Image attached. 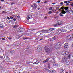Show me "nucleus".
<instances>
[{"label": "nucleus", "mask_w": 73, "mask_h": 73, "mask_svg": "<svg viewBox=\"0 0 73 73\" xmlns=\"http://www.w3.org/2000/svg\"><path fill=\"white\" fill-rule=\"evenodd\" d=\"M61 45V43L58 42L56 44L55 47H57H57H56V48H60Z\"/></svg>", "instance_id": "obj_1"}, {"label": "nucleus", "mask_w": 73, "mask_h": 73, "mask_svg": "<svg viewBox=\"0 0 73 73\" xmlns=\"http://www.w3.org/2000/svg\"><path fill=\"white\" fill-rule=\"evenodd\" d=\"M68 44L67 43L65 44L64 45V49H68Z\"/></svg>", "instance_id": "obj_2"}, {"label": "nucleus", "mask_w": 73, "mask_h": 73, "mask_svg": "<svg viewBox=\"0 0 73 73\" xmlns=\"http://www.w3.org/2000/svg\"><path fill=\"white\" fill-rule=\"evenodd\" d=\"M18 31L19 32H23L24 31V29L21 27H20L18 29Z\"/></svg>", "instance_id": "obj_3"}, {"label": "nucleus", "mask_w": 73, "mask_h": 73, "mask_svg": "<svg viewBox=\"0 0 73 73\" xmlns=\"http://www.w3.org/2000/svg\"><path fill=\"white\" fill-rule=\"evenodd\" d=\"M44 49L45 50L46 52L47 53H50V50L49 48H46V47L44 48Z\"/></svg>", "instance_id": "obj_4"}, {"label": "nucleus", "mask_w": 73, "mask_h": 73, "mask_svg": "<svg viewBox=\"0 0 73 73\" xmlns=\"http://www.w3.org/2000/svg\"><path fill=\"white\" fill-rule=\"evenodd\" d=\"M62 53L63 54V55H64L65 56H66V55L69 54V52L67 51H65V52H62Z\"/></svg>", "instance_id": "obj_5"}, {"label": "nucleus", "mask_w": 73, "mask_h": 73, "mask_svg": "<svg viewBox=\"0 0 73 73\" xmlns=\"http://www.w3.org/2000/svg\"><path fill=\"white\" fill-rule=\"evenodd\" d=\"M57 23L58 25H60L62 24V22L58 20L57 21Z\"/></svg>", "instance_id": "obj_6"}, {"label": "nucleus", "mask_w": 73, "mask_h": 73, "mask_svg": "<svg viewBox=\"0 0 73 73\" xmlns=\"http://www.w3.org/2000/svg\"><path fill=\"white\" fill-rule=\"evenodd\" d=\"M66 58L64 57L62 58V61H63V62H65V61H66Z\"/></svg>", "instance_id": "obj_7"}, {"label": "nucleus", "mask_w": 73, "mask_h": 73, "mask_svg": "<svg viewBox=\"0 0 73 73\" xmlns=\"http://www.w3.org/2000/svg\"><path fill=\"white\" fill-rule=\"evenodd\" d=\"M61 13L62 14H65L66 13V11H64V9H62L61 11Z\"/></svg>", "instance_id": "obj_8"}, {"label": "nucleus", "mask_w": 73, "mask_h": 73, "mask_svg": "<svg viewBox=\"0 0 73 73\" xmlns=\"http://www.w3.org/2000/svg\"><path fill=\"white\" fill-rule=\"evenodd\" d=\"M58 38V36H55L53 37L52 38L54 40H56Z\"/></svg>", "instance_id": "obj_9"}, {"label": "nucleus", "mask_w": 73, "mask_h": 73, "mask_svg": "<svg viewBox=\"0 0 73 73\" xmlns=\"http://www.w3.org/2000/svg\"><path fill=\"white\" fill-rule=\"evenodd\" d=\"M4 58L5 60L6 61H8L9 60V58L8 56H5Z\"/></svg>", "instance_id": "obj_10"}, {"label": "nucleus", "mask_w": 73, "mask_h": 73, "mask_svg": "<svg viewBox=\"0 0 73 73\" xmlns=\"http://www.w3.org/2000/svg\"><path fill=\"white\" fill-rule=\"evenodd\" d=\"M62 32H66L67 31L66 30H64L63 29H62L60 30Z\"/></svg>", "instance_id": "obj_11"}, {"label": "nucleus", "mask_w": 73, "mask_h": 73, "mask_svg": "<svg viewBox=\"0 0 73 73\" xmlns=\"http://www.w3.org/2000/svg\"><path fill=\"white\" fill-rule=\"evenodd\" d=\"M48 61H49V59L47 58L46 60L43 61V62L44 63H46V62H48Z\"/></svg>", "instance_id": "obj_12"}, {"label": "nucleus", "mask_w": 73, "mask_h": 73, "mask_svg": "<svg viewBox=\"0 0 73 73\" xmlns=\"http://www.w3.org/2000/svg\"><path fill=\"white\" fill-rule=\"evenodd\" d=\"M71 37H70V36H67V39L68 40H70L71 39Z\"/></svg>", "instance_id": "obj_13"}, {"label": "nucleus", "mask_w": 73, "mask_h": 73, "mask_svg": "<svg viewBox=\"0 0 73 73\" xmlns=\"http://www.w3.org/2000/svg\"><path fill=\"white\" fill-rule=\"evenodd\" d=\"M63 71H64V70L61 69L59 71V72L60 73H63L64 72H63Z\"/></svg>", "instance_id": "obj_14"}, {"label": "nucleus", "mask_w": 73, "mask_h": 73, "mask_svg": "<svg viewBox=\"0 0 73 73\" xmlns=\"http://www.w3.org/2000/svg\"><path fill=\"white\" fill-rule=\"evenodd\" d=\"M69 13H70V14H71L72 15H73V11L71 10H69Z\"/></svg>", "instance_id": "obj_15"}, {"label": "nucleus", "mask_w": 73, "mask_h": 73, "mask_svg": "<svg viewBox=\"0 0 73 73\" xmlns=\"http://www.w3.org/2000/svg\"><path fill=\"white\" fill-rule=\"evenodd\" d=\"M65 64L66 65H68L69 64V61H68L67 62L66 61L65 62Z\"/></svg>", "instance_id": "obj_16"}, {"label": "nucleus", "mask_w": 73, "mask_h": 73, "mask_svg": "<svg viewBox=\"0 0 73 73\" xmlns=\"http://www.w3.org/2000/svg\"><path fill=\"white\" fill-rule=\"evenodd\" d=\"M39 63V62H38V60H37L36 62L33 63V64L34 65H35L36 64H38Z\"/></svg>", "instance_id": "obj_17"}, {"label": "nucleus", "mask_w": 73, "mask_h": 73, "mask_svg": "<svg viewBox=\"0 0 73 73\" xmlns=\"http://www.w3.org/2000/svg\"><path fill=\"white\" fill-rule=\"evenodd\" d=\"M64 9H65V10H66V11H67L68 10H69V8L68 7H64Z\"/></svg>", "instance_id": "obj_18"}, {"label": "nucleus", "mask_w": 73, "mask_h": 73, "mask_svg": "<svg viewBox=\"0 0 73 73\" xmlns=\"http://www.w3.org/2000/svg\"><path fill=\"white\" fill-rule=\"evenodd\" d=\"M55 29L54 28H51L49 29V30L50 31H53V30H55Z\"/></svg>", "instance_id": "obj_19"}, {"label": "nucleus", "mask_w": 73, "mask_h": 73, "mask_svg": "<svg viewBox=\"0 0 73 73\" xmlns=\"http://www.w3.org/2000/svg\"><path fill=\"white\" fill-rule=\"evenodd\" d=\"M67 28H72L71 27V26L70 25H69L67 26Z\"/></svg>", "instance_id": "obj_20"}, {"label": "nucleus", "mask_w": 73, "mask_h": 73, "mask_svg": "<svg viewBox=\"0 0 73 73\" xmlns=\"http://www.w3.org/2000/svg\"><path fill=\"white\" fill-rule=\"evenodd\" d=\"M4 27V25H3L2 24H0V28H3Z\"/></svg>", "instance_id": "obj_21"}, {"label": "nucleus", "mask_w": 73, "mask_h": 73, "mask_svg": "<svg viewBox=\"0 0 73 73\" xmlns=\"http://www.w3.org/2000/svg\"><path fill=\"white\" fill-rule=\"evenodd\" d=\"M49 31L48 30L41 31V32H49Z\"/></svg>", "instance_id": "obj_22"}, {"label": "nucleus", "mask_w": 73, "mask_h": 73, "mask_svg": "<svg viewBox=\"0 0 73 73\" xmlns=\"http://www.w3.org/2000/svg\"><path fill=\"white\" fill-rule=\"evenodd\" d=\"M18 27V26L17 25H15L14 26V28H16L17 27Z\"/></svg>", "instance_id": "obj_23"}, {"label": "nucleus", "mask_w": 73, "mask_h": 73, "mask_svg": "<svg viewBox=\"0 0 73 73\" xmlns=\"http://www.w3.org/2000/svg\"><path fill=\"white\" fill-rule=\"evenodd\" d=\"M57 48V46L56 47V44L54 46V48L55 49V50H56V49H59V48Z\"/></svg>", "instance_id": "obj_24"}, {"label": "nucleus", "mask_w": 73, "mask_h": 73, "mask_svg": "<svg viewBox=\"0 0 73 73\" xmlns=\"http://www.w3.org/2000/svg\"><path fill=\"white\" fill-rule=\"evenodd\" d=\"M51 62H54V59H53V58H52V59L51 60Z\"/></svg>", "instance_id": "obj_25"}, {"label": "nucleus", "mask_w": 73, "mask_h": 73, "mask_svg": "<svg viewBox=\"0 0 73 73\" xmlns=\"http://www.w3.org/2000/svg\"><path fill=\"white\" fill-rule=\"evenodd\" d=\"M47 72H51V71H52V70H49V69H47Z\"/></svg>", "instance_id": "obj_26"}, {"label": "nucleus", "mask_w": 73, "mask_h": 73, "mask_svg": "<svg viewBox=\"0 0 73 73\" xmlns=\"http://www.w3.org/2000/svg\"><path fill=\"white\" fill-rule=\"evenodd\" d=\"M26 18L27 20H29V19H30V18H29V16H27Z\"/></svg>", "instance_id": "obj_27"}, {"label": "nucleus", "mask_w": 73, "mask_h": 73, "mask_svg": "<svg viewBox=\"0 0 73 73\" xmlns=\"http://www.w3.org/2000/svg\"><path fill=\"white\" fill-rule=\"evenodd\" d=\"M70 37H71V38H73V35H70Z\"/></svg>", "instance_id": "obj_28"}, {"label": "nucleus", "mask_w": 73, "mask_h": 73, "mask_svg": "<svg viewBox=\"0 0 73 73\" xmlns=\"http://www.w3.org/2000/svg\"><path fill=\"white\" fill-rule=\"evenodd\" d=\"M50 41H54V40L53 39V38H51L50 40Z\"/></svg>", "instance_id": "obj_29"}, {"label": "nucleus", "mask_w": 73, "mask_h": 73, "mask_svg": "<svg viewBox=\"0 0 73 73\" xmlns=\"http://www.w3.org/2000/svg\"><path fill=\"white\" fill-rule=\"evenodd\" d=\"M66 13H68V14L69 13V10H66Z\"/></svg>", "instance_id": "obj_30"}, {"label": "nucleus", "mask_w": 73, "mask_h": 73, "mask_svg": "<svg viewBox=\"0 0 73 73\" xmlns=\"http://www.w3.org/2000/svg\"><path fill=\"white\" fill-rule=\"evenodd\" d=\"M70 25H71V28H73V23H72L71 24H70Z\"/></svg>", "instance_id": "obj_31"}, {"label": "nucleus", "mask_w": 73, "mask_h": 73, "mask_svg": "<svg viewBox=\"0 0 73 73\" xmlns=\"http://www.w3.org/2000/svg\"><path fill=\"white\" fill-rule=\"evenodd\" d=\"M71 55V54H70V55H69V56L67 57V58H68V59H69V58H70V56Z\"/></svg>", "instance_id": "obj_32"}, {"label": "nucleus", "mask_w": 73, "mask_h": 73, "mask_svg": "<svg viewBox=\"0 0 73 73\" xmlns=\"http://www.w3.org/2000/svg\"><path fill=\"white\" fill-rule=\"evenodd\" d=\"M37 8V6H34L33 7V9H36Z\"/></svg>", "instance_id": "obj_33"}, {"label": "nucleus", "mask_w": 73, "mask_h": 73, "mask_svg": "<svg viewBox=\"0 0 73 73\" xmlns=\"http://www.w3.org/2000/svg\"><path fill=\"white\" fill-rule=\"evenodd\" d=\"M60 16H63V15L61 13H60L59 14Z\"/></svg>", "instance_id": "obj_34"}, {"label": "nucleus", "mask_w": 73, "mask_h": 73, "mask_svg": "<svg viewBox=\"0 0 73 73\" xmlns=\"http://www.w3.org/2000/svg\"><path fill=\"white\" fill-rule=\"evenodd\" d=\"M60 8L61 9H62H62H64V7L62 6Z\"/></svg>", "instance_id": "obj_35"}, {"label": "nucleus", "mask_w": 73, "mask_h": 73, "mask_svg": "<svg viewBox=\"0 0 73 73\" xmlns=\"http://www.w3.org/2000/svg\"><path fill=\"white\" fill-rule=\"evenodd\" d=\"M52 9H53L52 7H51L49 8V10H52Z\"/></svg>", "instance_id": "obj_36"}, {"label": "nucleus", "mask_w": 73, "mask_h": 73, "mask_svg": "<svg viewBox=\"0 0 73 73\" xmlns=\"http://www.w3.org/2000/svg\"><path fill=\"white\" fill-rule=\"evenodd\" d=\"M29 16L30 19H31L32 17V15H29Z\"/></svg>", "instance_id": "obj_37"}, {"label": "nucleus", "mask_w": 73, "mask_h": 73, "mask_svg": "<svg viewBox=\"0 0 73 73\" xmlns=\"http://www.w3.org/2000/svg\"><path fill=\"white\" fill-rule=\"evenodd\" d=\"M5 38H2V39L4 41L5 40Z\"/></svg>", "instance_id": "obj_38"}, {"label": "nucleus", "mask_w": 73, "mask_h": 73, "mask_svg": "<svg viewBox=\"0 0 73 73\" xmlns=\"http://www.w3.org/2000/svg\"><path fill=\"white\" fill-rule=\"evenodd\" d=\"M38 49H39L40 50H41V47L38 48Z\"/></svg>", "instance_id": "obj_39"}, {"label": "nucleus", "mask_w": 73, "mask_h": 73, "mask_svg": "<svg viewBox=\"0 0 73 73\" xmlns=\"http://www.w3.org/2000/svg\"><path fill=\"white\" fill-rule=\"evenodd\" d=\"M34 6L35 7H37V5L36 4L34 3Z\"/></svg>", "instance_id": "obj_40"}, {"label": "nucleus", "mask_w": 73, "mask_h": 73, "mask_svg": "<svg viewBox=\"0 0 73 73\" xmlns=\"http://www.w3.org/2000/svg\"><path fill=\"white\" fill-rule=\"evenodd\" d=\"M7 18L8 20H10V18L9 17H7Z\"/></svg>", "instance_id": "obj_41"}, {"label": "nucleus", "mask_w": 73, "mask_h": 73, "mask_svg": "<svg viewBox=\"0 0 73 73\" xmlns=\"http://www.w3.org/2000/svg\"><path fill=\"white\" fill-rule=\"evenodd\" d=\"M52 13V12L51 11H50L48 12V13H49V14H51Z\"/></svg>", "instance_id": "obj_42"}, {"label": "nucleus", "mask_w": 73, "mask_h": 73, "mask_svg": "<svg viewBox=\"0 0 73 73\" xmlns=\"http://www.w3.org/2000/svg\"><path fill=\"white\" fill-rule=\"evenodd\" d=\"M57 24H55V25H54V27H57Z\"/></svg>", "instance_id": "obj_43"}, {"label": "nucleus", "mask_w": 73, "mask_h": 73, "mask_svg": "<svg viewBox=\"0 0 73 73\" xmlns=\"http://www.w3.org/2000/svg\"><path fill=\"white\" fill-rule=\"evenodd\" d=\"M10 18L11 19H13V17H12V16H10Z\"/></svg>", "instance_id": "obj_44"}, {"label": "nucleus", "mask_w": 73, "mask_h": 73, "mask_svg": "<svg viewBox=\"0 0 73 73\" xmlns=\"http://www.w3.org/2000/svg\"><path fill=\"white\" fill-rule=\"evenodd\" d=\"M58 9H59V7H57L56 8V10H58Z\"/></svg>", "instance_id": "obj_45"}, {"label": "nucleus", "mask_w": 73, "mask_h": 73, "mask_svg": "<svg viewBox=\"0 0 73 73\" xmlns=\"http://www.w3.org/2000/svg\"><path fill=\"white\" fill-rule=\"evenodd\" d=\"M38 3H40L41 2V1L40 0H38L37 1Z\"/></svg>", "instance_id": "obj_46"}, {"label": "nucleus", "mask_w": 73, "mask_h": 73, "mask_svg": "<svg viewBox=\"0 0 73 73\" xmlns=\"http://www.w3.org/2000/svg\"><path fill=\"white\" fill-rule=\"evenodd\" d=\"M8 39L9 40H12V38H9Z\"/></svg>", "instance_id": "obj_47"}, {"label": "nucleus", "mask_w": 73, "mask_h": 73, "mask_svg": "<svg viewBox=\"0 0 73 73\" xmlns=\"http://www.w3.org/2000/svg\"><path fill=\"white\" fill-rule=\"evenodd\" d=\"M40 40H42V41H43L44 40V39L43 38H42L41 39H40Z\"/></svg>", "instance_id": "obj_48"}, {"label": "nucleus", "mask_w": 73, "mask_h": 73, "mask_svg": "<svg viewBox=\"0 0 73 73\" xmlns=\"http://www.w3.org/2000/svg\"><path fill=\"white\" fill-rule=\"evenodd\" d=\"M64 3H68V1H64Z\"/></svg>", "instance_id": "obj_49"}, {"label": "nucleus", "mask_w": 73, "mask_h": 73, "mask_svg": "<svg viewBox=\"0 0 73 73\" xmlns=\"http://www.w3.org/2000/svg\"><path fill=\"white\" fill-rule=\"evenodd\" d=\"M11 53H12V54H13V51H11Z\"/></svg>", "instance_id": "obj_50"}, {"label": "nucleus", "mask_w": 73, "mask_h": 73, "mask_svg": "<svg viewBox=\"0 0 73 73\" xmlns=\"http://www.w3.org/2000/svg\"><path fill=\"white\" fill-rule=\"evenodd\" d=\"M5 10L4 11H3L2 12V13H5Z\"/></svg>", "instance_id": "obj_51"}, {"label": "nucleus", "mask_w": 73, "mask_h": 73, "mask_svg": "<svg viewBox=\"0 0 73 73\" xmlns=\"http://www.w3.org/2000/svg\"><path fill=\"white\" fill-rule=\"evenodd\" d=\"M64 3H63V2H61L60 3V4H61L62 5H63Z\"/></svg>", "instance_id": "obj_52"}, {"label": "nucleus", "mask_w": 73, "mask_h": 73, "mask_svg": "<svg viewBox=\"0 0 73 73\" xmlns=\"http://www.w3.org/2000/svg\"><path fill=\"white\" fill-rule=\"evenodd\" d=\"M13 20H14V21H16V19L15 18L13 19Z\"/></svg>", "instance_id": "obj_53"}, {"label": "nucleus", "mask_w": 73, "mask_h": 73, "mask_svg": "<svg viewBox=\"0 0 73 73\" xmlns=\"http://www.w3.org/2000/svg\"><path fill=\"white\" fill-rule=\"evenodd\" d=\"M44 19H47V16H45Z\"/></svg>", "instance_id": "obj_54"}, {"label": "nucleus", "mask_w": 73, "mask_h": 73, "mask_svg": "<svg viewBox=\"0 0 73 73\" xmlns=\"http://www.w3.org/2000/svg\"><path fill=\"white\" fill-rule=\"evenodd\" d=\"M17 17H18V18H20V16H17Z\"/></svg>", "instance_id": "obj_55"}, {"label": "nucleus", "mask_w": 73, "mask_h": 73, "mask_svg": "<svg viewBox=\"0 0 73 73\" xmlns=\"http://www.w3.org/2000/svg\"><path fill=\"white\" fill-rule=\"evenodd\" d=\"M52 71H51V72H51V73H53V70H52Z\"/></svg>", "instance_id": "obj_56"}, {"label": "nucleus", "mask_w": 73, "mask_h": 73, "mask_svg": "<svg viewBox=\"0 0 73 73\" xmlns=\"http://www.w3.org/2000/svg\"><path fill=\"white\" fill-rule=\"evenodd\" d=\"M11 20H9V23H11Z\"/></svg>", "instance_id": "obj_57"}, {"label": "nucleus", "mask_w": 73, "mask_h": 73, "mask_svg": "<svg viewBox=\"0 0 73 73\" xmlns=\"http://www.w3.org/2000/svg\"><path fill=\"white\" fill-rule=\"evenodd\" d=\"M48 68L49 69H50V66H48Z\"/></svg>", "instance_id": "obj_58"}, {"label": "nucleus", "mask_w": 73, "mask_h": 73, "mask_svg": "<svg viewBox=\"0 0 73 73\" xmlns=\"http://www.w3.org/2000/svg\"><path fill=\"white\" fill-rule=\"evenodd\" d=\"M14 4V3H11V5H12V4Z\"/></svg>", "instance_id": "obj_59"}, {"label": "nucleus", "mask_w": 73, "mask_h": 73, "mask_svg": "<svg viewBox=\"0 0 73 73\" xmlns=\"http://www.w3.org/2000/svg\"><path fill=\"white\" fill-rule=\"evenodd\" d=\"M25 39H30V40H31V38H25Z\"/></svg>", "instance_id": "obj_60"}, {"label": "nucleus", "mask_w": 73, "mask_h": 73, "mask_svg": "<svg viewBox=\"0 0 73 73\" xmlns=\"http://www.w3.org/2000/svg\"><path fill=\"white\" fill-rule=\"evenodd\" d=\"M56 4V3H52V4Z\"/></svg>", "instance_id": "obj_61"}, {"label": "nucleus", "mask_w": 73, "mask_h": 73, "mask_svg": "<svg viewBox=\"0 0 73 73\" xmlns=\"http://www.w3.org/2000/svg\"><path fill=\"white\" fill-rule=\"evenodd\" d=\"M68 3H70H70H71L70 2V1H68Z\"/></svg>", "instance_id": "obj_62"}, {"label": "nucleus", "mask_w": 73, "mask_h": 73, "mask_svg": "<svg viewBox=\"0 0 73 73\" xmlns=\"http://www.w3.org/2000/svg\"><path fill=\"white\" fill-rule=\"evenodd\" d=\"M38 10H39L40 9V8H38Z\"/></svg>", "instance_id": "obj_63"}, {"label": "nucleus", "mask_w": 73, "mask_h": 73, "mask_svg": "<svg viewBox=\"0 0 73 73\" xmlns=\"http://www.w3.org/2000/svg\"><path fill=\"white\" fill-rule=\"evenodd\" d=\"M66 4L67 5H69V3H67V4Z\"/></svg>", "instance_id": "obj_64"}]
</instances>
